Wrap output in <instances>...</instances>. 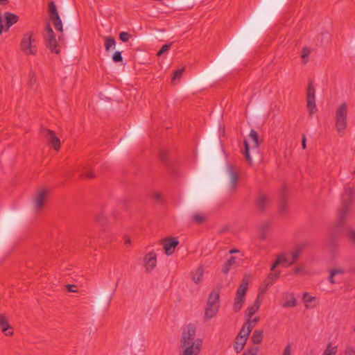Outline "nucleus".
<instances>
[{
	"mask_svg": "<svg viewBox=\"0 0 355 355\" xmlns=\"http://www.w3.org/2000/svg\"><path fill=\"white\" fill-rule=\"evenodd\" d=\"M297 305L296 300L292 295L291 299L282 304L283 307H294Z\"/></svg>",
	"mask_w": 355,
	"mask_h": 355,
	"instance_id": "nucleus-37",
	"label": "nucleus"
},
{
	"mask_svg": "<svg viewBox=\"0 0 355 355\" xmlns=\"http://www.w3.org/2000/svg\"><path fill=\"white\" fill-rule=\"evenodd\" d=\"M306 137L305 135H303L302 136V148L303 149H305L306 146Z\"/></svg>",
	"mask_w": 355,
	"mask_h": 355,
	"instance_id": "nucleus-54",
	"label": "nucleus"
},
{
	"mask_svg": "<svg viewBox=\"0 0 355 355\" xmlns=\"http://www.w3.org/2000/svg\"><path fill=\"white\" fill-rule=\"evenodd\" d=\"M42 131L48 141V144L55 150H58L60 148V141L55 133L53 130L46 128H42Z\"/></svg>",
	"mask_w": 355,
	"mask_h": 355,
	"instance_id": "nucleus-11",
	"label": "nucleus"
},
{
	"mask_svg": "<svg viewBox=\"0 0 355 355\" xmlns=\"http://www.w3.org/2000/svg\"><path fill=\"white\" fill-rule=\"evenodd\" d=\"M354 331H355V328H354Z\"/></svg>",
	"mask_w": 355,
	"mask_h": 355,
	"instance_id": "nucleus-61",
	"label": "nucleus"
},
{
	"mask_svg": "<svg viewBox=\"0 0 355 355\" xmlns=\"http://www.w3.org/2000/svg\"><path fill=\"white\" fill-rule=\"evenodd\" d=\"M183 71H184V68L175 70L174 72V76L173 77L172 81L173 82L175 81V80L176 78H180L181 75L182 74Z\"/></svg>",
	"mask_w": 355,
	"mask_h": 355,
	"instance_id": "nucleus-44",
	"label": "nucleus"
},
{
	"mask_svg": "<svg viewBox=\"0 0 355 355\" xmlns=\"http://www.w3.org/2000/svg\"><path fill=\"white\" fill-rule=\"evenodd\" d=\"M313 99H315V88L313 85L312 81H310L306 89V100Z\"/></svg>",
	"mask_w": 355,
	"mask_h": 355,
	"instance_id": "nucleus-30",
	"label": "nucleus"
},
{
	"mask_svg": "<svg viewBox=\"0 0 355 355\" xmlns=\"http://www.w3.org/2000/svg\"><path fill=\"white\" fill-rule=\"evenodd\" d=\"M243 355H247L246 354H243Z\"/></svg>",
	"mask_w": 355,
	"mask_h": 355,
	"instance_id": "nucleus-60",
	"label": "nucleus"
},
{
	"mask_svg": "<svg viewBox=\"0 0 355 355\" xmlns=\"http://www.w3.org/2000/svg\"><path fill=\"white\" fill-rule=\"evenodd\" d=\"M67 291L69 292H73V293L77 292V286L76 285L68 284V285H67Z\"/></svg>",
	"mask_w": 355,
	"mask_h": 355,
	"instance_id": "nucleus-48",
	"label": "nucleus"
},
{
	"mask_svg": "<svg viewBox=\"0 0 355 355\" xmlns=\"http://www.w3.org/2000/svg\"><path fill=\"white\" fill-rule=\"evenodd\" d=\"M131 37V35L128 32H121L119 34V39L123 42H128Z\"/></svg>",
	"mask_w": 355,
	"mask_h": 355,
	"instance_id": "nucleus-39",
	"label": "nucleus"
},
{
	"mask_svg": "<svg viewBox=\"0 0 355 355\" xmlns=\"http://www.w3.org/2000/svg\"><path fill=\"white\" fill-rule=\"evenodd\" d=\"M204 269L202 266L198 267L194 271L191 272V275L193 281L196 284H198L202 279Z\"/></svg>",
	"mask_w": 355,
	"mask_h": 355,
	"instance_id": "nucleus-23",
	"label": "nucleus"
},
{
	"mask_svg": "<svg viewBox=\"0 0 355 355\" xmlns=\"http://www.w3.org/2000/svg\"><path fill=\"white\" fill-rule=\"evenodd\" d=\"M261 302L259 298H257L254 304L250 306L245 311V318H252L253 315L259 309Z\"/></svg>",
	"mask_w": 355,
	"mask_h": 355,
	"instance_id": "nucleus-21",
	"label": "nucleus"
},
{
	"mask_svg": "<svg viewBox=\"0 0 355 355\" xmlns=\"http://www.w3.org/2000/svg\"><path fill=\"white\" fill-rule=\"evenodd\" d=\"M334 276L336 275H343L345 273V270L342 268H335L330 271Z\"/></svg>",
	"mask_w": 355,
	"mask_h": 355,
	"instance_id": "nucleus-47",
	"label": "nucleus"
},
{
	"mask_svg": "<svg viewBox=\"0 0 355 355\" xmlns=\"http://www.w3.org/2000/svg\"><path fill=\"white\" fill-rule=\"evenodd\" d=\"M49 191L46 189H41L37 191L33 199L34 208L36 211H41L47 200Z\"/></svg>",
	"mask_w": 355,
	"mask_h": 355,
	"instance_id": "nucleus-10",
	"label": "nucleus"
},
{
	"mask_svg": "<svg viewBox=\"0 0 355 355\" xmlns=\"http://www.w3.org/2000/svg\"><path fill=\"white\" fill-rule=\"evenodd\" d=\"M48 11L50 19L53 21L55 28L62 34L63 28L61 19L59 16L56 6L53 1L49 3Z\"/></svg>",
	"mask_w": 355,
	"mask_h": 355,
	"instance_id": "nucleus-8",
	"label": "nucleus"
},
{
	"mask_svg": "<svg viewBox=\"0 0 355 355\" xmlns=\"http://www.w3.org/2000/svg\"><path fill=\"white\" fill-rule=\"evenodd\" d=\"M347 104L341 103L336 109L335 114L336 127L338 132H343L347 127Z\"/></svg>",
	"mask_w": 355,
	"mask_h": 355,
	"instance_id": "nucleus-3",
	"label": "nucleus"
},
{
	"mask_svg": "<svg viewBox=\"0 0 355 355\" xmlns=\"http://www.w3.org/2000/svg\"><path fill=\"white\" fill-rule=\"evenodd\" d=\"M125 245L127 246V247H129L130 245H131V240L129 237L128 236H125Z\"/></svg>",
	"mask_w": 355,
	"mask_h": 355,
	"instance_id": "nucleus-52",
	"label": "nucleus"
},
{
	"mask_svg": "<svg viewBox=\"0 0 355 355\" xmlns=\"http://www.w3.org/2000/svg\"><path fill=\"white\" fill-rule=\"evenodd\" d=\"M283 355H291V349H290V347L289 346H287L284 352H283Z\"/></svg>",
	"mask_w": 355,
	"mask_h": 355,
	"instance_id": "nucleus-53",
	"label": "nucleus"
},
{
	"mask_svg": "<svg viewBox=\"0 0 355 355\" xmlns=\"http://www.w3.org/2000/svg\"><path fill=\"white\" fill-rule=\"evenodd\" d=\"M206 216L201 213L195 214L192 216V221L193 223L200 224L206 220Z\"/></svg>",
	"mask_w": 355,
	"mask_h": 355,
	"instance_id": "nucleus-33",
	"label": "nucleus"
},
{
	"mask_svg": "<svg viewBox=\"0 0 355 355\" xmlns=\"http://www.w3.org/2000/svg\"><path fill=\"white\" fill-rule=\"evenodd\" d=\"M310 53H311V50L308 47L304 46L302 49L301 57L304 63H306L308 61V60L306 58H307V56L309 55Z\"/></svg>",
	"mask_w": 355,
	"mask_h": 355,
	"instance_id": "nucleus-38",
	"label": "nucleus"
},
{
	"mask_svg": "<svg viewBox=\"0 0 355 355\" xmlns=\"http://www.w3.org/2000/svg\"><path fill=\"white\" fill-rule=\"evenodd\" d=\"M153 198L157 202H161L162 201V195L161 193L155 192L153 194Z\"/></svg>",
	"mask_w": 355,
	"mask_h": 355,
	"instance_id": "nucleus-46",
	"label": "nucleus"
},
{
	"mask_svg": "<svg viewBox=\"0 0 355 355\" xmlns=\"http://www.w3.org/2000/svg\"><path fill=\"white\" fill-rule=\"evenodd\" d=\"M263 332L262 330L256 329L253 332V334L251 337L252 342L254 344L258 345L260 344L263 340Z\"/></svg>",
	"mask_w": 355,
	"mask_h": 355,
	"instance_id": "nucleus-25",
	"label": "nucleus"
},
{
	"mask_svg": "<svg viewBox=\"0 0 355 355\" xmlns=\"http://www.w3.org/2000/svg\"><path fill=\"white\" fill-rule=\"evenodd\" d=\"M280 210L282 212H285L286 211V205L285 203H282L280 207Z\"/></svg>",
	"mask_w": 355,
	"mask_h": 355,
	"instance_id": "nucleus-57",
	"label": "nucleus"
},
{
	"mask_svg": "<svg viewBox=\"0 0 355 355\" xmlns=\"http://www.w3.org/2000/svg\"><path fill=\"white\" fill-rule=\"evenodd\" d=\"M303 248V245H297L296 249L292 252L291 259L293 260L294 263L299 259Z\"/></svg>",
	"mask_w": 355,
	"mask_h": 355,
	"instance_id": "nucleus-34",
	"label": "nucleus"
},
{
	"mask_svg": "<svg viewBox=\"0 0 355 355\" xmlns=\"http://www.w3.org/2000/svg\"><path fill=\"white\" fill-rule=\"evenodd\" d=\"M304 270V266H300L299 267H296L293 269V272L295 275L300 274L301 272Z\"/></svg>",
	"mask_w": 355,
	"mask_h": 355,
	"instance_id": "nucleus-49",
	"label": "nucleus"
},
{
	"mask_svg": "<svg viewBox=\"0 0 355 355\" xmlns=\"http://www.w3.org/2000/svg\"><path fill=\"white\" fill-rule=\"evenodd\" d=\"M44 40L46 46L51 51V53L55 54H59L60 53L61 45L64 42V36L62 34L59 35L58 41L55 37V34L49 24H47L46 26Z\"/></svg>",
	"mask_w": 355,
	"mask_h": 355,
	"instance_id": "nucleus-2",
	"label": "nucleus"
},
{
	"mask_svg": "<svg viewBox=\"0 0 355 355\" xmlns=\"http://www.w3.org/2000/svg\"><path fill=\"white\" fill-rule=\"evenodd\" d=\"M336 354L337 346H332L331 343H329L324 350L322 355H336Z\"/></svg>",
	"mask_w": 355,
	"mask_h": 355,
	"instance_id": "nucleus-32",
	"label": "nucleus"
},
{
	"mask_svg": "<svg viewBox=\"0 0 355 355\" xmlns=\"http://www.w3.org/2000/svg\"><path fill=\"white\" fill-rule=\"evenodd\" d=\"M249 334H250V333H248V329L245 328V324H244L243 327H242V329H241L238 336H241L244 338L248 339Z\"/></svg>",
	"mask_w": 355,
	"mask_h": 355,
	"instance_id": "nucleus-42",
	"label": "nucleus"
},
{
	"mask_svg": "<svg viewBox=\"0 0 355 355\" xmlns=\"http://www.w3.org/2000/svg\"><path fill=\"white\" fill-rule=\"evenodd\" d=\"M35 39L33 33L28 32L25 33L21 39L20 48L23 53L26 55H35L37 53V47L35 44Z\"/></svg>",
	"mask_w": 355,
	"mask_h": 355,
	"instance_id": "nucleus-4",
	"label": "nucleus"
},
{
	"mask_svg": "<svg viewBox=\"0 0 355 355\" xmlns=\"http://www.w3.org/2000/svg\"><path fill=\"white\" fill-rule=\"evenodd\" d=\"M353 191L351 188L346 189L342 196V205L338 211L336 223L338 227H343L346 222L347 215L349 213L352 204L351 196Z\"/></svg>",
	"mask_w": 355,
	"mask_h": 355,
	"instance_id": "nucleus-1",
	"label": "nucleus"
},
{
	"mask_svg": "<svg viewBox=\"0 0 355 355\" xmlns=\"http://www.w3.org/2000/svg\"><path fill=\"white\" fill-rule=\"evenodd\" d=\"M348 235L350 237V239H352L354 241V242H355V230H349Z\"/></svg>",
	"mask_w": 355,
	"mask_h": 355,
	"instance_id": "nucleus-50",
	"label": "nucleus"
},
{
	"mask_svg": "<svg viewBox=\"0 0 355 355\" xmlns=\"http://www.w3.org/2000/svg\"><path fill=\"white\" fill-rule=\"evenodd\" d=\"M73 170L76 173H80V177L81 178H92L94 177L90 165L87 162L82 163L80 166L74 167Z\"/></svg>",
	"mask_w": 355,
	"mask_h": 355,
	"instance_id": "nucleus-12",
	"label": "nucleus"
},
{
	"mask_svg": "<svg viewBox=\"0 0 355 355\" xmlns=\"http://www.w3.org/2000/svg\"><path fill=\"white\" fill-rule=\"evenodd\" d=\"M259 351V348L257 347H252L248 349L244 354L247 355H256Z\"/></svg>",
	"mask_w": 355,
	"mask_h": 355,
	"instance_id": "nucleus-45",
	"label": "nucleus"
},
{
	"mask_svg": "<svg viewBox=\"0 0 355 355\" xmlns=\"http://www.w3.org/2000/svg\"><path fill=\"white\" fill-rule=\"evenodd\" d=\"M228 174L230 180V189L232 191H234L237 186L239 174L232 166L228 167Z\"/></svg>",
	"mask_w": 355,
	"mask_h": 355,
	"instance_id": "nucleus-18",
	"label": "nucleus"
},
{
	"mask_svg": "<svg viewBox=\"0 0 355 355\" xmlns=\"http://www.w3.org/2000/svg\"><path fill=\"white\" fill-rule=\"evenodd\" d=\"M171 46V44H164V46H162V47L161 48V49L158 51V53H157V56H160L161 55L164 54V53H166L167 51L169 50L170 47Z\"/></svg>",
	"mask_w": 355,
	"mask_h": 355,
	"instance_id": "nucleus-41",
	"label": "nucleus"
},
{
	"mask_svg": "<svg viewBox=\"0 0 355 355\" xmlns=\"http://www.w3.org/2000/svg\"><path fill=\"white\" fill-rule=\"evenodd\" d=\"M202 345V339L198 338L196 342H193L190 345L180 346V348L182 350L180 355H198L201 351Z\"/></svg>",
	"mask_w": 355,
	"mask_h": 355,
	"instance_id": "nucleus-9",
	"label": "nucleus"
},
{
	"mask_svg": "<svg viewBox=\"0 0 355 355\" xmlns=\"http://www.w3.org/2000/svg\"><path fill=\"white\" fill-rule=\"evenodd\" d=\"M302 300L305 303L306 308L311 307V306L309 305L311 302L315 301L317 299L315 297L311 296L308 293H304L303 294ZM314 306H312L313 307Z\"/></svg>",
	"mask_w": 355,
	"mask_h": 355,
	"instance_id": "nucleus-31",
	"label": "nucleus"
},
{
	"mask_svg": "<svg viewBox=\"0 0 355 355\" xmlns=\"http://www.w3.org/2000/svg\"><path fill=\"white\" fill-rule=\"evenodd\" d=\"M35 74L33 72L30 73V84L33 85L35 82V78H34Z\"/></svg>",
	"mask_w": 355,
	"mask_h": 355,
	"instance_id": "nucleus-51",
	"label": "nucleus"
},
{
	"mask_svg": "<svg viewBox=\"0 0 355 355\" xmlns=\"http://www.w3.org/2000/svg\"><path fill=\"white\" fill-rule=\"evenodd\" d=\"M306 106L309 111V116H312L317 112V107L315 104V99L306 100Z\"/></svg>",
	"mask_w": 355,
	"mask_h": 355,
	"instance_id": "nucleus-29",
	"label": "nucleus"
},
{
	"mask_svg": "<svg viewBox=\"0 0 355 355\" xmlns=\"http://www.w3.org/2000/svg\"><path fill=\"white\" fill-rule=\"evenodd\" d=\"M219 309V294L211 293L205 309V317L210 319L216 315Z\"/></svg>",
	"mask_w": 355,
	"mask_h": 355,
	"instance_id": "nucleus-5",
	"label": "nucleus"
},
{
	"mask_svg": "<svg viewBox=\"0 0 355 355\" xmlns=\"http://www.w3.org/2000/svg\"><path fill=\"white\" fill-rule=\"evenodd\" d=\"M4 19L6 21V31H8L9 28L15 24H16L19 20V17L12 12H6L3 15Z\"/></svg>",
	"mask_w": 355,
	"mask_h": 355,
	"instance_id": "nucleus-17",
	"label": "nucleus"
},
{
	"mask_svg": "<svg viewBox=\"0 0 355 355\" xmlns=\"http://www.w3.org/2000/svg\"><path fill=\"white\" fill-rule=\"evenodd\" d=\"M270 228V223L264 221L259 227V237L261 240H265L267 237V233Z\"/></svg>",
	"mask_w": 355,
	"mask_h": 355,
	"instance_id": "nucleus-22",
	"label": "nucleus"
},
{
	"mask_svg": "<svg viewBox=\"0 0 355 355\" xmlns=\"http://www.w3.org/2000/svg\"><path fill=\"white\" fill-rule=\"evenodd\" d=\"M236 259L234 257H230L227 261L225 263L223 268L222 272L224 274H227L231 268V267L235 263Z\"/></svg>",
	"mask_w": 355,
	"mask_h": 355,
	"instance_id": "nucleus-28",
	"label": "nucleus"
},
{
	"mask_svg": "<svg viewBox=\"0 0 355 355\" xmlns=\"http://www.w3.org/2000/svg\"><path fill=\"white\" fill-rule=\"evenodd\" d=\"M256 207L259 211H264L270 204L269 198L263 194L260 193L256 200Z\"/></svg>",
	"mask_w": 355,
	"mask_h": 355,
	"instance_id": "nucleus-16",
	"label": "nucleus"
},
{
	"mask_svg": "<svg viewBox=\"0 0 355 355\" xmlns=\"http://www.w3.org/2000/svg\"><path fill=\"white\" fill-rule=\"evenodd\" d=\"M282 257H280L279 255L277 257V259L275 261V262L272 264L270 268V271L275 270V268L279 265L282 264Z\"/></svg>",
	"mask_w": 355,
	"mask_h": 355,
	"instance_id": "nucleus-43",
	"label": "nucleus"
},
{
	"mask_svg": "<svg viewBox=\"0 0 355 355\" xmlns=\"http://www.w3.org/2000/svg\"><path fill=\"white\" fill-rule=\"evenodd\" d=\"M198 338H196V327L193 324H189L182 330V336L180 340V346H185L196 342Z\"/></svg>",
	"mask_w": 355,
	"mask_h": 355,
	"instance_id": "nucleus-6",
	"label": "nucleus"
},
{
	"mask_svg": "<svg viewBox=\"0 0 355 355\" xmlns=\"http://www.w3.org/2000/svg\"><path fill=\"white\" fill-rule=\"evenodd\" d=\"M112 60L115 62H119L123 61V57L120 51H116L112 55Z\"/></svg>",
	"mask_w": 355,
	"mask_h": 355,
	"instance_id": "nucleus-40",
	"label": "nucleus"
},
{
	"mask_svg": "<svg viewBox=\"0 0 355 355\" xmlns=\"http://www.w3.org/2000/svg\"><path fill=\"white\" fill-rule=\"evenodd\" d=\"M279 257H282V266L284 267L290 266L294 263L293 260H292L291 258L287 257V256L285 254H279Z\"/></svg>",
	"mask_w": 355,
	"mask_h": 355,
	"instance_id": "nucleus-35",
	"label": "nucleus"
},
{
	"mask_svg": "<svg viewBox=\"0 0 355 355\" xmlns=\"http://www.w3.org/2000/svg\"><path fill=\"white\" fill-rule=\"evenodd\" d=\"M244 146H245V151L243 152V154L245 157V159L249 164H252V159L250 155V146H249L247 141H244Z\"/></svg>",
	"mask_w": 355,
	"mask_h": 355,
	"instance_id": "nucleus-36",
	"label": "nucleus"
},
{
	"mask_svg": "<svg viewBox=\"0 0 355 355\" xmlns=\"http://www.w3.org/2000/svg\"><path fill=\"white\" fill-rule=\"evenodd\" d=\"M237 252H239L237 250H236V249H232V250H231L230 251V254H232V253Z\"/></svg>",
	"mask_w": 355,
	"mask_h": 355,
	"instance_id": "nucleus-59",
	"label": "nucleus"
},
{
	"mask_svg": "<svg viewBox=\"0 0 355 355\" xmlns=\"http://www.w3.org/2000/svg\"><path fill=\"white\" fill-rule=\"evenodd\" d=\"M329 281L332 284L335 283L334 275H332V273L331 272H330V275H329Z\"/></svg>",
	"mask_w": 355,
	"mask_h": 355,
	"instance_id": "nucleus-56",
	"label": "nucleus"
},
{
	"mask_svg": "<svg viewBox=\"0 0 355 355\" xmlns=\"http://www.w3.org/2000/svg\"><path fill=\"white\" fill-rule=\"evenodd\" d=\"M0 327L6 336H10L13 334L12 328L8 322V319L4 314L0 315Z\"/></svg>",
	"mask_w": 355,
	"mask_h": 355,
	"instance_id": "nucleus-19",
	"label": "nucleus"
},
{
	"mask_svg": "<svg viewBox=\"0 0 355 355\" xmlns=\"http://www.w3.org/2000/svg\"><path fill=\"white\" fill-rule=\"evenodd\" d=\"M144 265L147 272H151L157 265V256L155 252L148 253L144 257Z\"/></svg>",
	"mask_w": 355,
	"mask_h": 355,
	"instance_id": "nucleus-15",
	"label": "nucleus"
},
{
	"mask_svg": "<svg viewBox=\"0 0 355 355\" xmlns=\"http://www.w3.org/2000/svg\"><path fill=\"white\" fill-rule=\"evenodd\" d=\"M247 340L241 336H236L234 344V349L236 353H240L243 350Z\"/></svg>",
	"mask_w": 355,
	"mask_h": 355,
	"instance_id": "nucleus-24",
	"label": "nucleus"
},
{
	"mask_svg": "<svg viewBox=\"0 0 355 355\" xmlns=\"http://www.w3.org/2000/svg\"><path fill=\"white\" fill-rule=\"evenodd\" d=\"M247 321L244 324L245 328L248 329V333H250L252 329L254 327L255 324L259 321V317H255L252 319V318H246Z\"/></svg>",
	"mask_w": 355,
	"mask_h": 355,
	"instance_id": "nucleus-26",
	"label": "nucleus"
},
{
	"mask_svg": "<svg viewBox=\"0 0 355 355\" xmlns=\"http://www.w3.org/2000/svg\"><path fill=\"white\" fill-rule=\"evenodd\" d=\"M116 45V41L112 36L105 37V48L106 51H109L110 49H114Z\"/></svg>",
	"mask_w": 355,
	"mask_h": 355,
	"instance_id": "nucleus-27",
	"label": "nucleus"
},
{
	"mask_svg": "<svg viewBox=\"0 0 355 355\" xmlns=\"http://www.w3.org/2000/svg\"><path fill=\"white\" fill-rule=\"evenodd\" d=\"M280 275L279 270H273L271 271L268 277L266 278L263 284H261V286L260 288V291L261 293H265L268 287L272 286L274 282L279 278Z\"/></svg>",
	"mask_w": 355,
	"mask_h": 355,
	"instance_id": "nucleus-13",
	"label": "nucleus"
},
{
	"mask_svg": "<svg viewBox=\"0 0 355 355\" xmlns=\"http://www.w3.org/2000/svg\"><path fill=\"white\" fill-rule=\"evenodd\" d=\"M9 1L8 0H0V5L1 6H5L8 4Z\"/></svg>",
	"mask_w": 355,
	"mask_h": 355,
	"instance_id": "nucleus-58",
	"label": "nucleus"
},
{
	"mask_svg": "<svg viewBox=\"0 0 355 355\" xmlns=\"http://www.w3.org/2000/svg\"><path fill=\"white\" fill-rule=\"evenodd\" d=\"M249 137L252 139L253 141V144L251 146V150L252 153L257 154L259 153V147L261 143V141L259 140V135L254 130H251Z\"/></svg>",
	"mask_w": 355,
	"mask_h": 355,
	"instance_id": "nucleus-20",
	"label": "nucleus"
},
{
	"mask_svg": "<svg viewBox=\"0 0 355 355\" xmlns=\"http://www.w3.org/2000/svg\"><path fill=\"white\" fill-rule=\"evenodd\" d=\"M160 158L162 159V161H165L166 158V153L164 151H162L160 153Z\"/></svg>",
	"mask_w": 355,
	"mask_h": 355,
	"instance_id": "nucleus-55",
	"label": "nucleus"
},
{
	"mask_svg": "<svg viewBox=\"0 0 355 355\" xmlns=\"http://www.w3.org/2000/svg\"><path fill=\"white\" fill-rule=\"evenodd\" d=\"M248 288V282L245 279L242 281L239 287L237 289L234 303L233 305V309L234 312L239 311L243 306L245 301V295Z\"/></svg>",
	"mask_w": 355,
	"mask_h": 355,
	"instance_id": "nucleus-7",
	"label": "nucleus"
},
{
	"mask_svg": "<svg viewBox=\"0 0 355 355\" xmlns=\"http://www.w3.org/2000/svg\"><path fill=\"white\" fill-rule=\"evenodd\" d=\"M163 248L166 254L171 255L175 248L179 244V241L173 237L166 238L162 240Z\"/></svg>",
	"mask_w": 355,
	"mask_h": 355,
	"instance_id": "nucleus-14",
	"label": "nucleus"
}]
</instances>
